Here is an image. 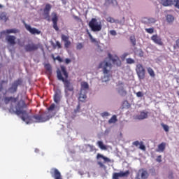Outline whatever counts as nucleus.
<instances>
[{"instance_id": "nucleus-36", "label": "nucleus", "mask_w": 179, "mask_h": 179, "mask_svg": "<svg viewBox=\"0 0 179 179\" xmlns=\"http://www.w3.org/2000/svg\"><path fill=\"white\" fill-rule=\"evenodd\" d=\"M145 30L149 34H152V33H155V29L154 28H146Z\"/></svg>"}, {"instance_id": "nucleus-29", "label": "nucleus", "mask_w": 179, "mask_h": 179, "mask_svg": "<svg viewBox=\"0 0 179 179\" xmlns=\"http://www.w3.org/2000/svg\"><path fill=\"white\" fill-rule=\"evenodd\" d=\"M130 41L133 47H135L136 45V38H135V35H132L130 36Z\"/></svg>"}, {"instance_id": "nucleus-31", "label": "nucleus", "mask_w": 179, "mask_h": 179, "mask_svg": "<svg viewBox=\"0 0 179 179\" xmlns=\"http://www.w3.org/2000/svg\"><path fill=\"white\" fill-rule=\"evenodd\" d=\"M141 177V179H146L149 177V173H148V171H142Z\"/></svg>"}, {"instance_id": "nucleus-38", "label": "nucleus", "mask_w": 179, "mask_h": 179, "mask_svg": "<svg viewBox=\"0 0 179 179\" xmlns=\"http://www.w3.org/2000/svg\"><path fill=\"white\" fill-rule=\"evenodd\" d=\"M45 69H46V71H48V72H51L52 69H51V64H46L45 65Z\"/></svg>"}, {"instance_id": "nucleus-43", "label": "nucleus", "mask_w": 179, "mask_h": 179, "mask_svg": "<svg viewBox=\"0 0 179 179\" xmlns=\"http://www.w3.org/2000/svg\"><path fill=\"white\" fill-rule=\"evenodd\" d=\"M168 178L169 179H174V173L173 172H169Z\"/></svg>"}, {"instance_id": "nucleus-7", "label": "nucleus", "mask_w": 179, "mask_h": 179, "mask_svg": "<svg viewBox=\"0 0 179 179\" xmlns=\"http://www.w3.org/2000/svg\"><path fill=\"white\" fill-rule=\"evenodd\" d=\"M20 85H22L21 79L14 81L11 87L8 89L9 92H10V93H16V92H17V87L20 86Z\"/></svg>"}, {"instance_id": "nucleus-52", "label": "nucleus", "mask_w": 179, "mask_h": 179, "mask_svg": "<svg viewBox=\"0 0 179 179\" xmlns=\"http://www.w3.org/2000/svg\"><path fill=\"white\" fill-rule=\"evenodd\" d=\"M128 55H129V53H124L122 56V59H125L127 58V57H128Z\"/></svg>"}, {"instance_id": "nucleus-6", "label": "nucleus", "mask_w": 179, "mask_h": 179, "mask_svg": "<svg viewBox=\"0 0 179 179\" xmlns=\"http://www.w3.org/2000/svg\"><path fill=\"white\" fill-rule=\"evenodd\" d=\"M89 27L91 29L92 31H100L101 30V23L97 22V19L92 18L88 24Z\"/></svg>"}, {"instance_id": "nucleus-11", "label": "nucleus", "mask_w": 179, "mask_h": 179, "mask_svg": "<svg viewBox=\"0 0 179 179\" xmlns=\"http://www.w3.org/2000/svg\"><path fill=\"white\" fill-rule=\"evenodd\" d=\"M129 176V171L125 172L120 171V173H114L113 174V179H120L122 177H128Z\"/></svg>"}, {"instance_id": "nucleus-1", "label": "nucleus", "mask_w": 179, "mask_h": 179, "mask_svg": "<svg viewBox=\"0 0 179 179\" xmlns=\"http://www.w3.org/2000/svg\"><path fill=\"white\" fill-rule=\"evenodd\" d=\"M27 105L26 102L24 100H20L16 107V110L13 111L14 114L17 115H22L20 118L26 122V124H33V122H45V121H48L51 118L50 115H48L47 113H44L42 115H36L30 116L29 113L26 110H22L23 108H26Z\"/></svg>"}, {"instance_id": "nucleus-41", "label": "nucleus", "mask_w": 179, "mask_h": 179, "mask_svg": "<svg viewBox=\"0 0 179 179\" xmlns=\"http://www.w3.org/2000/svg\"><path fill=\"white\" fill-rule=\"evenodd\" d=\"M88 36H89L90 38V41L92 43H96V38H94L93 36H92V34L90 33H88Z\"/></svg>"}, {"instance_id": "nucleus-14", "label": "nucleus", "mask_w": 179, "mask_h": 179, "mask_svg": "<svg viewBox=\"0 0 179 179\" xmlns=\"http://www.w3.org/2000/svg\"><path fill=\"white\" fill-rule=\"evenodd\" d=\"M151 40L155 43V44H157L158 45H163L164 44L162 38H160L157 34L151 36Z\"/></svg>"}, {"instance_id": "nucleus-26", "label": "nucleus", "mask_w": 179, "mask_h": 179, "mask_svg": "<svg viewBox=\"0 0 179 179\" xmlns=\"http://www.w3.org/2000/svg\"><path fill=\"white\" fill-rule=\"evenodd\" d=\"M164 149H166V143H162L158 145V150H157V152H164Z\"/></svg>"}, {"instance_id": "nucleus-21", "label": "nucleus", "mask_w": 179, "mask_h": 179, "mask_svg": "<svg viewBox=\"0 0 179 179\" xmlns=\"http://www.w3.org/2000/svg\"><path fill=\"white\" fill-rule=\"evenodd\" d=\"M149 112H145L144 110L140 112V114L137 116L138 120H146L148 117Z\"/></svg>"}, {"instance_id": "nucleus-30", "label": "nucleus", "mask_w": 179, "mask_h": 179, "mask_svg": "<svg viewBox=\"0 0 179 179\" xmlns=\"http://www.w3.org/2000/svg\"><path fill=\"white\" fill-rule=\"evenodd\" d=\"M166 21L168 22V23H173V22H174V17L171 15H167Z\"/></svg>"}, {"instance_id": "nucleus-57", "label": "nucleus", "mask_w": 179, "mask_h": 179, "mask_svg": "<svg viewBox=\"0 0 179 179\" xmlns=\"http://www.w3.org/2000/svg\"><path fill=\"white\" fill-rule=\"evenodd\" d=\"M108 1H110V0H108Z\"/></svg>"}, {"instance_id": "nucleus-2", "label": "nucleus", "mask_w": 179, "mask_h": 179, "mask_svg": "<svg viewBox=\"0 0 179 179\" xmlns=\"http://www.w3.org/2000/svg\"><path fill=\"white\" fill-rule=\"evenodd\" d=\"M61 71L58 69L57 71V76L58 80H62L64 85V92L66 96H68V92H73V86L71 84V82L68 80L69 74L66 71V68L64 66H61Z\"/></svg>"}, {"instance_id": "nucleus-53", "label": "nucleus", "mask_w": 179, "mask_h": 179, "mask_svg": "<svg viewBox=\"0 0 179 179\" xmlns=\"http://www.w3.org/2000/svg\"><path fill=\"white\" fill-rule=\"evenodd\" d=\"M71 59L67 58L65 59V64H66V65H68V64H71Z\"/></svg>"}, {"instance_id": "nucleus-45", "label": "nucleus", "mask_w": 179, "mask_h": 179, "mask_svg": "<svg viewBox=\"0 0 179 179\" xmlns=\"http://www.w3.org/2000/svg\"><path fill=\"white\" fill-rule=\"evenodd\" d=\"M77 50H82L83 48V45L82 43H78L76 46Z\"/></svg>"}, {"instance_id": "nucleus-33", "label": "nucleus", "mask_w": 179, "mask_h": 179, "mask_svg": "<svg viewBox=\"0 0 179 179\" xmlns=\"http://www.w3.org/2000/svg\"><path fill=\"white\" fill-rule=\"evenodd\" d=\"M52 47H53V48H57V47L59 49L62 48V45H61V43H59V41H56V44L52 45Z\"/></svg>"}, {"instance_id": "nucleus-28", "label": "nucleus", "mask_w": 179, "mask_h": 179, "mask_svg": "<svg viewBox=\"0 0 179 179\" xmlns=\"http://www.w3.org/2000/svg\"><path fill=\"white\" fill-rule=\"evenodd\" d=\"M118 121V119H117V115H113L112 117L108 120V124H115Z\"/></svg>"}, {"instance_id": "nucleus-50", "label": "nucleus", "mask_w": 179, "mask_h": 179, "mask_svg": "<svg viewBox=\"0 0 179 179\" xmlns=\"http://www.w3.org/2000/svg\"><path fill=\"white\" fill-rule=\"evenodd\" d=\"M110 34H111V36H117V31H115V30H111L110 31Z\"/></svg>"}, {"instance_id": "nucleus-27", "label": "nucleus", "mask_w": 179, "mask_h": 179, "mask_svg": "<svg viewBox=\"0 0 179 179\" xmlns=\"http://www.w3.org/2000/svg\"><path fill=\"white\" fill-rule=\"evenodd\" d=\"M148 73L151 76V78H155L156 76V74L155 73V71L151 67L147 68Z\"/></svg>"}, {"instance_id": "nucleus-56", "label": "nucleus", "mask_w": 179, "mask_h": 179, "mask_svg": "<svg viewBox=\"0 0 179 179\" xmlns=\"http://www.w3.org/2000/svg\"><path fill=\"white\" fill-rule=\"evenodd\" d=\"M10 113H12V110L11 109H10Z\"/></svg>"}, {"instance_id": "nucleus-44", "label": "nucleus", "mask_w": 179, "mask_h": 179, "mask_svg": "<svg viewBox=\"0 0 179 179\" xmlns=\"http://www.w3.org/2000/svg\"><path fill=\"white\" fill-rule=\"evenodd\" d=\"M162 127L164 129L165 132H169V127L167 124H162Z\"/></svg>"}, {"instance_id": "nucleus-17", "label": "nucleus", "mask_w": 179, "mask_h": 179, "mask_svg": "<svg viewBox=\"0 0 179 179\" xmlns=\"http://www.w3.org/2000/svg\"><path fill=\"white\" fill-rule=\"evenodd\" d=\"M6 40L10 45H15L16 44V36H15L8 35L6 37Z\"/></svg>"}, {"instance_id": "nucleus-35", "label": "nucleus", "mask_w": 179, "mask_h": 179, "mask_svg": "<svg viewBox=\"0 0 179 179\" xmlns=\"http://www.w3.org/2000/svg\"><path fill=\"white\" fill-rule=\"evenodd\" d=\"M147 19V23H156V19L153 17L146 18Z\"/></svg>"}, {"instance_id": "nucleus-22", "label": "nucleus", "mask_w": 179, "mask_h": 179, "mask_svg": "<svg viewBox=\"0 0 179 179\" xmlns=\"http://www.w3.org/2000/svg\"><path fill=\"white\" fill-rule=\"evenodd\" d=\"M176 0H164L162 4L164 6H171V5H176Z\"/></svg>"}, {"instance_id": "nucleus-23", "label": "nucleus", "mask_w": 179, "mask_h": 179, "mask_svg": "<svg viewBox=\"0 0 179 179\" xmlns=\"http://www.w3.org/2000/svg\"><path fill=\"white\" fill-rule=\"evenodd\" d=\"M10 101H12V103H16V101H17V99L13 98L12 96H9V97L6 96L4 98L5 104H9Z\"/></svg>"}, {"instance_id": "nucleus-3", "label": "nucleus", "mask_w": 179, "mask_h": 179, "mask_svg": "<svg viewBox=\"0 0 179 179\" xmlns=\"http://www.w3.org/2000/svg\"><path fill=\"white\" fill-rule=\"evenodd\" d=\"M99 69H102L104 75L103 82H108L110 80V76H111V69L113 64L111 63L104 60L101 62L99 65Z\"/></svg>"}, {"instance_id": "nucleus-40", "label": "nucleus", "mask_w": 179, "mask_h": 179, "mask_svg": "<svg viewBox=\"0 0 179 179\" xmlns=\"http://www.w3.org/2000/svg\"><path fill=\"white\" fill-rule=\"evenodd\" d=\"M79 111H80V104H78L76 107V109H74L73 110V113L74 114H78V113H79Z\"/></svg>"}, {"instance_id": "nucleus-48", "label": "nucleus", "mask_w": 179, "mask_h": 179, "mask_svg": "<svg viewBox=\"0 0 179 179\" xmlns=\"http://www.w3.org/2000/svg\"><path fill=\"white\" fill-rule=\"evenodd\" d=\"M101 117H108V115H110V113H108V112H103L101 114Z\"/></svg>"}, {"instance_id": "nucleus-8", "label": "nucleus", "mask_w": 179, "mask_h": 179, "mask_svg": "<svg viewBox=\"0 0 179 179\" xmlns=\"http://www.w3.org/2000/svg\"><path fill=\"white\" fill-rule=\"evenodd\" d=\"M51 4L47 3L43 9V16L44 19L47 20H50V12L51 11Z\"/></svg>"}, {"instance_id": "nucleus-54", "label": "nucleus", "mask_w": 179, "mask_h": 179, "mask_svg": "<svg viewBox=\"0 0 179 179\" xmlns=\"http://www.w3.org/2000/svg\"><path fill=\"white\" fill-rule=\"evenodd\" d=\"M150 171L152 173V176H155V169H150Z\"/></svg>"}, {"instance_id": "nucleus-32", "label": "nucleus", "mask_w": 179, "mask_h": 179, "mask_svg": "<svg viewBox=\"0 0 179 179\" xmlns=\"http://www.w3.org/2000/svg\"><path fill=\"white\" fill-rule=\"evenodd\" d=\"M97 145L100 148V149H102L103 150H106V149H107V147L104 145V144L103 143V141H98Z\"/></svg>"}, {"instance_id": "nucleus-49", "label": "nucleus", "mask_w": 179, "mask_h": 179, "mask_svg": "<svg viewBox=\"0 0 179 179\" xmlns=\"http://www.w3.org/2000/svg\"><path fill=\"white\" fill-rule=\"evenodd\" d=\"M97 164L99 165V167H101V169L106 167V166L104 165V164H103V162H98Z\"/></svg>"}, {"instance_id": "nucleus-12", "label": "nucleus", "mask_w": 179, "mask_h": 179, "mask_svg": "<svg viewBox=\"0 0 179 179\" xmlns=\"http://www.w3.org/2000/svg\"><path fill=\"white\" fill-rule=\"evenodd\" d=\"M108 58L110 61H112L113 64L114 65H116L117 66H121V60H120V58L117 56H112L111 53L108 54Z\"/></svg>"}, {"instance_id": "nucleus-9", "label": "nucleus", "mask_w": 179, "mask_h": 179, "mask_svg": "<svg viewBox=\"0 0 179 179\" xmlns=\"http://www.w3.org/2000/svg\"><path fill=\"white\" fill-rule=\"evenodd\" d=\"M23 23L26 30H27V31H29L31 34H40L41 33V31H39L36 28H31V26L26 24V22H24Z\"/></svg>"}, {"instance_id": "nucleus-18", "label": "nucleus", "mask_w": 179, "mask_h": 179, "mask_svg": "<svg viewBox=\"0 0 179 179\" xmlns=\"http://www.w3.org/2000/svg\"><path fill=\"white\" fill-rule=\"evenodd\" d=\"M52 22L53 23V29L56 30V31H58L59 30V28H58V16H57V13H54V15L52 18Z\"/></svg>"}, {"instance_id": "nucleus-55", "label": "nucleus", "mask_w": 179, "mask_h": 179, "mask_svg": "<svg viewBox=\"0 0 179 179\" xmlns=\"http://www.w3.org/2000/svg\"><path fill=\"white\" fill-rule=\"evenodd\" d=\"M0 8H3V6L0 4Z\"/></svg>"}, {"instance_id": "nucleus-13", "label": "nucleus", "mask_w": 179, "mask_h": 179, "mask_svg": "<svg viewBox=\"0 0 179 179\" xmlns=\"http://www.w3.org/2000/svg\"><path fill=\"white\" fill-rule=\"evenodd\" d=\"M50 174L55 179H62V177L61 176V172H59V171L56 168H52L51 169Z\"/></svg>"}, {"instance_id": "nucleus-20", "label": "nucleus", "mask_w": 179, "mask_h": 179, "mask_svg": "<svg viewBox=\"0 0 179 179\" xmlns=\"http://www.w3.org/2000/svg\"><path fill=\"white\" fill-rule=\"evenodd\" d=\"M16 33H19V29H6V30H4V31H2L1 32V34H16Z\"/></svg>"}, {"instance_id": "nucleus-34", "label": "nucleus", "mask_w": 179, "mask_h": 179, "mask_svg": "<svg viewBox=\"0 0 179 179\" xmlns=\"http://www.w3.org/2000/svg\"><path fill=\"white\" fill-rule=\"evenodd\" d=\"M106 21H108L109 23H115L116 20L113 18V17H106Z\"/></svg>"}, {"instance_id": "nucleus-10", "label": "nucleus", "mask_w": 179, "mask_h": 179, "mask_svg": "<svg viewBox=\"0 0 179 179\" xmlns=\"http://www.w3.org/2000/svg\"><path fill=\"white\" fill-rule=\"evenodd\" d=\"M27 52H31V51H37L38 50V45L34 43H29L24 47Z\"/></svg>"}, {"instance_id": "nucleus-24", "label": "nucleus", "mask_w": 179, "mask_h": 179, "mask_svg": "<svg viewBox=\"0 0 179 179\" xmlns=\"http://www.w3.org/2000/svg\"><path fill=\"white\" fill-rule=\"evenodd\" d=\"M97 160H100V159H103L104 163H110V160L107 157H104L103 155L98 153L96 155Z\"/></svg>"}, {"instance_id": "nucleus-42", "label": "nucleus", "mask_w": 179, "mask_h": 179, "mask_svg": "<svg viewBox=\"0 0 179 179\" xmlns=\"http://www.w3.org/2000/svg\"><path fill=\"white\" fill-rule=\"evenodd\" d=\"M55 108V104L52 103L50 105V106L48 108V111H53V110Z\"/></svg>"}, {"instance_id": "nucleus-19", "label": "nucleus", "mask_w": 179, "mask_h": 179, "mask_svg": "<svg viewBox=\"0 0 179 179\" xmlns=\"http://www.w3.org/2000/svg\"><path fill=\"white\" fill-rule=\"evenodd\" d=\"M132 145H134V146H136V148L138 147V149H141V150H146V147L145 146V145H143V142H139L138 141H136L134 142H133Z\"/></svg>"}, {"instance_id": "nucleus-25", "label": "nucleus", "mask_w": 179, "mask_h": 179, "mask_svg": "<svg viewBox=\"0 0 179 179\" xmlns=\"http://www.w3.org/2000/svg\"><path fill=\"white\" fill-rule=\"evenodd\" d=\"M117 92L120 96H127V90L124 89V87H120L117 90Z\"/></svg>"}, {"instance_id": "nucleus-51", "label": "nucleus", "mask_w": 179, "mask_h": 179, "mask_svg": "<svg viewBox=\"0 0 179 179\" xmlns=\"http://www.w3.org/2000/svg\"><path fill=\"white\" fill-rule=\"evenodd\" d=\"M156 161H157L158 163H162V155H159V156L157 157Z\"/></svg>"}, {"instance_id": "nucleus-37", "label": "nucleus", "mask_w": 179, "mask_h": 179, "mask_svg": "<svg viewBox=\"0 0 179 179\" xmlns=\"http://www.w3.org/2000/svg\"><path fill=\"white\" fill-rule=\"evenodd\" d=\"M126 62L127 64H135V60H134V59H131V58H127L126 59Z\"/></svg>"}, {"instance_id": "nucleus-46", "label": "nucleus", "mask_w": 179, "mask_h": 179, "mask_svg": "<svg viewBox=\"0 0 179 179\" xmlns=\"http://www.w3.org/2000/svg\"><path fill=\"white\" fill-rule=\"evenodd\" d=\"M54 59H57L59 62H64V59H62L60 56H57L56 58H54Z\"/></svg>"}, {"instance_id": "nucleus-5", "label": "nucleus", "mask_w": 179, "mask_h": 179, "mask_svg": "<svg viewBox=\"0 0 179 179\" xmlns=\"http://www.w3.org/2000/svg\"><path fill=\"white\" fill-rule=\"evenodd\" d=\"M136 72L139 80H143L146 77V69L142 64H138L136 66Z\"/></svg>"}, {"instance_id": "nucleus-16", "label": "nucleus", "mask_w": 179, "mask_h": 179, "mask_svg": "<svg viewBox=\"0 0 179 179\" xmlns=\"http://www.w3.org/2000/svg\"><path fill=\"white\" fill-rule=\"evenodd\" d=\"M61 37H62V41L64 42V48H69L71 44V43L69 41V36H66L64 34H62Z\"/></svg>"}, {"instance_id": "nucleus-15", "label": "nucleus", "mask_w": 179, "mask_h": 179, "mask_svg": "<svg viewBox=\"0 0 179 179\" xmlns=\"http://www.w3.org/2000/svg\"><path fill=\"white\" fill-rule=\"evenodd\" d=\"M61 90H57L55 91V95H54V101L56 103V104H59V101H61V99L62 96L61 95Z\"/></svg>"}, {"instance_id": "nucleus-39", "label": "nucleus", "mask_w": 179, "mask_h": 179, "mask_svg": "<svg viewBox=\"0 0 179 179\" xmlns=\"http://www.w3.org/2000/svg\"><path fill=\"white\" fill-rule=\"evenodd\" d=\"M3 83H8V81H5V80H1L0 82V92H2V90H3Z\"/></svg>"}, {"instance_id": "nucleus-4", "label": "nucleus", "mask_w": 179, "mask_h": 179, "mask_svg": "<svg viewBox=\"0 0 179 179\" xmlns=\"http://www.w3.org/2000/svg\"><path fill=\"white\" fill-rule=\"evenodd\" d=\"M87 90H89V84L86 82H82L80 93L78 97L79 101H81L82 103H85V101H86V99H87V96L86 95Z\"/></svg>"}, {"instance_id": "nucleus-47", "label": "nucleus", "mask_w": 179, "mask_h": 179, "mask_svg": "<svg viewBox=\"0 0 179 179\" xmlns=\"http://www.w3.org/2000/svg\"><path fill=\"white\" fill-rule=\"evenodd\" d=\"M136 96L137 97H143V93H142V92H136Z\"/></svg>"}]
</instances>
